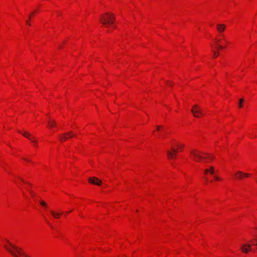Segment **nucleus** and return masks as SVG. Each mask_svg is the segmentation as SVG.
<instances>
[{
	"mask_svg": "<svg viewBox=\"0 0 257 257\" xmlns=\"http://www.w3.org/2000/svg\"><path fill=\"white\" fill-rule=\"evenodd\" d=\"M191 158L195 162H200L201 160L206 161L207 158L212 160L214 156L208 154H205L206 156H203L201 153L197 150L193 149L190 151Z\"/></svg>",
	"mask_w": 257,
	"mask_h": 257,
	"instance_id": "nucleus-1",
	"label": "nucleus"
},
{
	"mask_svg": "<svg viewBox=\"0 0 257 257\" xmlns=\"http://www.w3.org/2000/svg\"><path fill=\"white\" fill-rule=\"evenodd\" d=\"M115 19L113 14L106 13L101 16L100 20L103 25L107 27L108 25L113 24Z\"/></svg>",
	"mask_w": 257,
	"mask_h": 257,
	"instance_id": "nucleus-2",
	"label": "nucleus"
},
{
	"mask_svg": "<svg viewBox=\"0 0 257 257\" xmlns=\"http://www.w3.org/2000/svg\"><path fill=\"white\" fill-rule=\"evenodd\" d=\"M191 112L195 117H199L200 115L203 114L201 109L197 105H194L193 106Z\"/></svg>",
	"mask_w": 257,
	"mask_h": 257,
	"instance_id": "nucleus-3",
	"label": "nucleus"
},
{
	"mask_svg": "<svg viewBox=\"0 0 257 257\" xmlns=\"http://www.w3.org/2000/svg\"><path fill=\"white\" fill-rule=\"evenodd\" d=\"M177 152H178L177 150L176 149H175V148H174L173 147H172V151H170L168 150L167 151V156H168V159H173L175 157Z\"/></svg>",
	"mask_w": 257,
	"mask_h": 257,
	"instance_id": "nucleus-4",
	"label": "nucleus"
},
{
	"mask_svg": "<svg viewBox=\"0 0 257 257\" xmlns=\"http://www.w3.org/2000/svg\"><path fill=\"white\" fill-rule=\"evenodd\" d=\"M88 182L97 185H100L101 184V181L96 177L89 178L88 179Z\"/></svg>",
	"mask_w": 257,
	"mask_h": 257,
	"instance_id": "nucleus-5",
	"label": "nucleus"
},
{
	"mask_svg": "<svg viewBox=\"0 0 257 257\" xmlns=\"http://www.w3.org/2000/svg\"><path fill=\"white\" fill-rule=\"evenodd\" d=\"M235 176L236 178L241 180L243 177H247L249 176V174L248 173H244L241 171H237L235 174Z\"/></svg>",
	"mask_w": 257,
	"mask_h": 257,
	"instance_id": "nucleus-6",
	"label": "nucleus"
},
{
	"mask_svg": "<svg viewBox=\"0 0 257 257\" xmlns=\"http://www.w3.org/2000/svg\"><path fill=\"white\" fill-rule=\"evenodd\" d=\"M251 244H244L241 247L242 251L244 253H247L251 250Z\"/></svg>",
	"mask_w": 257,
	"mask_h": 257,
	"instance_id": "nucleus-7",
	"label": "nucleus"
},
{
	"mask_svg": "<svg viewBox=\"0 0 257 257\" xmlns=\"http://www.w3.org/2000/svg\"><path fill=\"white\" fill-rule=\"evenodd\" d=\"M225 29V26L223 24H218L217 25V29L218 31L221 33L224 31Z\"/></svg>",
	"mask_w": 257,
	"mask_h": 257,
	"instance_id": "nucleus-8",
	"label": "nucleus"
},
{
	"mask_svg": "<svg viewBox=\"0 0 257 257\" xmlns=\"http://www.w3.org/2000/svg\"><path fill=\"white\" fill-rule=\"evenodd\" d=\"M59 140L61 141H64L68 139V138H67V137L66 133H64V134H62L60 135L59 136Z\"/></svg>",
	"mask_w": 257,
	"mask_h": 257,
	"instance_id": "nucleus-9",
	"label": "nucleus"
},
{
	"mask_svg": "<svg viewBox=\"0 0 257 257\" xmlns=\"http://www.w3.org/2000/svg\"><path fill=\"white\" fill-rule=\"evenodd\" d=\"M50 212L52 214V215L56 218H58L60 217V216L61 215V213H56V212H55L54 211H50Z\"/></svg>",
	"mask_w": 257,
	"mask_h": 257,
	"instance_id": "nucleus-10",
	"label": "nucleus"
},
{
	"mask_svg": "<svg viewBox=\"0 0 257 257\" xmlns=\"http://www.w3.org/2000/svg\"><path fill=\"white\" fill-rule=\"evenodd\" d=\"M23 135L24 137L29 139L30 140H32V139H33V137L31 136V135L28 133L25 132L23 133Z\"/></svg>",
	"mask_w": 257,
	"mask_h": 257,
	"instance_id": "nucleus-11",
	"label": "nucleus"
},
{
	"mask_svg": "<svg viewBox=\"0 0 257 257\" xmlns=\"http://www.w3.org/2000/svg\"><path fill=\"white\" fill-rule=\"evenodd\" d=\"M66 133L67 134V138H68V139L75 136L72 132H68Z\"/></svg>",
	"mask_w": 257,
	"mask_h": 257,
	"instance_id": "nucleus-12",
	"label": "nucleus"
},
{
	"mask_svg": "<svg viewBox=\"0 0 257 257\" xmlns=\"http://www.w3.org/2000/svg\"><path fill=\"white\" fill-rule=\"evenodd\" d=\"M56 122H55V120H50L49 121V125L50 126H51V127H52V126H56Z\"/></svg>",
	"mask_w": 257,
	"mask_h": 257,
	"instance_id": "nucleus-13",
	"label": "nucleus"
},
{
	"mask_svg": "<svg viewBox=\"0 0 257 257\" xmlns=\"http://www.w3.org/2000/svg\"><path fill=\"white\" fill-rule=\"evenodd\" d=\"M209 170V172L211 174H212V175L214 174V169L213 167L210 166V169Z\"/></svg>",
	"mask_w": 257,
	"mask_h": 257,
	"instance_id": "nucleus-14",
	"label": "nucleus"
},
{
	"mask_svg": "<svg viewBox=\"0 0 257 257\" xmlns=\"http://www.w3.org/2000/svg\"><path fill=\"white\" fill-rule=\"evenodd\" d=\"M40 203L42 206L45 208L47 207V204L45 201L42 200L40 202Z\"/></svg>",
	"mask_w": 257,
	"mask_h": 257,
	"instance_id": "nucleus-15",
	"label": "nucleus"
},
{
	"mask_svg": "<svg viewBox=\"0 0 257 257\" xmlns=\"http://www.w3.org/2000/svg\"><path fill=\"white\" fill-rule=\"evenodd\" d=\"M243 102V99L241 98V99H239V104H238L239 107L241 108L242 107V103Z\"/></svg>",
	"mask_w": 257,
	"mask_h": 257,
	"instance_id": "nucleus-16",
	"label": "nucleus"
},
{
	"mask_svg": "<svg viewBox=\"0 0 257 257\" xmlns=\"http://www.w3.org/2000/svg\"><path fill=\"white\" fill-rule=\"evenodd\" d=\"M213 51L214 52L213 57L214 58L217 57L219 55V53L218 52H217V51Z\"/></svg>",
	"mask_w": 257,
	"mask_h": 257,
	"instance_id": "nucleus-17",
	"label": "nucleus"
},
{
	"mask_svg": "<svg viewBox=\"0 0 257 257\" xmlns=\"http://www.w3.org/2000/svg\"><path fill=\"white\" fill-rule=\"evenodd\" d=\"M28 191L32 197H34L35 195V193L33 191L29 190Z\"/></svg>",
	"mask_w": 257,
	"mask_h": 257,
	"instance_id": "nucleus-18",
	"label": "nucleus"
},
{
	"mask_svg": "<svg viewBox=\"0 0 257 257\" xmlns=\"http://www.w3.org/2000/svg\"><path fill=\"white\" fill-rule=\"evenodd\" d=\"M216 45L217 46V47L219 48V49H223L224 48L222 46L218 44V43H216Z\"/></svg>",
	"mask_w": 257,
	"mask_h": 257,
	"instance_id": "nucleus-19",
	"label": "nucleus"
},
{
	"mask_svg": "<svg viewBox=\"0 0 257 257\" xmlns=\"http://www.w3.org/2000/svg\"><path fill=\"white\" fill-rule=\"evenodd\" d=\"M18 178L19 179H20L22 182H24V183H25L26 184H29L31 186L32 185L31 184H29V183L25 182L22 178H21L20 177H18Z\"/></svg>",
	"mask_w": 257,
	"mask_h": 257,
	"instance_id": "nucleus-20",
	"label": "nucleus"
},
{
	"mask_svg": "<svg viewBox=\"0 0 257 257\" xmlns=\"http://www.w3.org/2000/svg\"><path fill=\"white\" fill-rule=\"evenodd\" d=\"M162 127H163V126L161 125H157V130L158 131H159L161 130V128H162Z\"/></svg>",
	"mask_w": 257,
	"mask_h": 257,
	"instance_id": "nucleus-21",
	"label": "nucleus"
},
{
	"mask_svg": "<svg viewBox=\"0 0 257 257\" xmlns=\"http://www.w3.org/2000/svg\"><path fill=\"white\" fill-rule=\"evenodd\" d=\"M178 147L180 148V149H182L183 147H184V145H178Z\"/></svg>",
	"mask_w": 257,
	"mask_h": 257,
	"instance_id": "nucleus-22",
	"label": "nucleus"
},
{
	"mask_svg": "<svg viewBox=\"0 0 257 257\" xmlns=\"http://www.w3.org/2000/svg\"><path fill=\"white\" fill-rule=\"evenodd\" d=\"M209 172V169H205V171H204V173L205 174H207V173H208Z\"/></svg>",
	"mask_w": 257,
	"mask_h": 257,
	"instance_id": "nucleus-23",
	"label": "nucleus"
},
{
	"mask_svg": "<svg viewBox=\"0 0 257 257\" xmlns=\"http://www.w3.org/2000/svg\"><path fill=\"white\" fill-rule=\"evenodd\" d=\"M214 178H215V179L216 180H219V177H216V176L214 177Z\"/></svg>",
	"mask_w": 257,
	"mask_h": 257,
	"instance_id": "nucleus-24",
	"label": "nucleus"
},
{
	"mask_svg": "<svg viewBox=\"0 0 257 257\" xmlns=\"http://www.w3.org/2000/svg\"><path fill=\"white\" fill-rule=\"evenodd\" d=\"M252 245H253L257 246V242H253L252 241Z\"/></svg>",
	"mask_w": 257,
	"mask_h": 257,
	"instance_id": "nucleus-25",
	"label": "nucleus"
},
{
	"mask_svg": "<svg viewBox=\"0 0 257 257\" xmlns=\"http://www.w3.org/2000/svg\"><path fill=\"white\" fill-rule=\"evenodd\" d=\"M23 159H24V160H25V161H27V162H30V160H29L28 159H26V158H23Z\"/></svg>",
	"mask_w": 257,
	"mask_h": 257,
	"instance_id": "nucleus-26",
	"label": "nucleus"
},
{
	"mask_svg": "<svg viewBox=\"0 0 257 257\" xmlns=\"http://www.w3.org/2000/svg\"><path fill=\"white\" fill-rule=\"evenodd\" d=\"M256 237H257V235H256ZM252 242L253 241V242H256L257 241V238L254 240V241H253V240L251 241Z\"/></svg>",
	"mask_w": 257,
	"mask_h": 257,
	"instance_id": "nucleus-27",
	"label": "nucleus"
},
{
	"mask_svg": "<svg viewBox=\"0 0 257 257\" xmlns=\"http://www.w3.org/2000/svg\"><path fill=\"white\" fill-rule=\"evenodd\" d=\"M26 23H27V24L28 25H30V26L31 25V24H30V23L29 22V21H27L26 22Z\"/></svg>",
	"mask_w": 257,
	"mask_h": 257,
	"instance_id": "nucleus-28",
	"label": "nucleus"
},
{
	"mask_svg": "<svg viewBox=\"0 0 257 257\" xmlns=\"http://www.w3.org/2000/svg\"><path fill=\"white\" fill-rule=\"evenodd\" d=\"M47 222L49 224V225L51 227L53 228V226L51 224H49L48 221H47Z\"/></svg>",
	"mask_w": 257,
	"mask_h": 257,
	"instance_id": "nucleus-29",
	"label": "nucleus"
},
{
	"mask_svg": "<svg viewBox=\"0 0 257 257\" xmlns=\"http://www.w3.org/2000/svg\"><path fill=\"white\" fill-rule=\"evenodd\" d=\"M31 16H32V14L29 15V18L30 19L31 18Z\"/></svg>",
	"mask_w": 257,
	"mask_h": 257,
	"instance_id": "nucleus-30",
	"label": "nucleus"
},
{
	"mask_svg": "<svg viewBox=\"0 0 257 257\" xmlns=\"http://www.w3.org/2000/svg\"><path fill=\"white\" fill-rule=\"evenodd\" d=\"M216 41H217L216 43H217L218 42H219V40H216Z\"/></svg>",
	"mask_w": 257,
	"mask_h": 257,
	"instance_id": "nucleus-31",
	"label": "nucleus"
}]
</instances>
